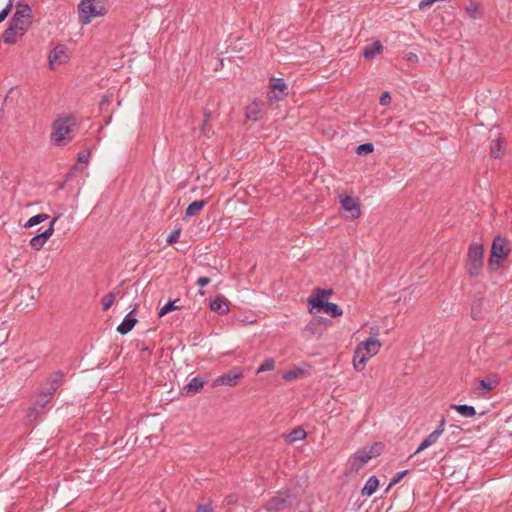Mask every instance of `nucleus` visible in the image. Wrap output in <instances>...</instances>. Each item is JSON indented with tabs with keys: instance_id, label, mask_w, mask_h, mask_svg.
I'll return each mask as SVG.
<instances>
[{
	"instance_id": "obj_17",
	"label": "nucleus",
	"mask_w": 512,
	"mask_h": 512,
	"mask_svg": "<svg viewBox=\"0 0 512 512\" xmlns=\"http://www.w3.org/2000/svg\"><path fill=\"white\" fill-rule=\"evenodd\" d=\"M25 34L20 33L16 30L12 25H8L2 35L3 42L5 44H15L17 43Z\"/></svg>"
},
{
	"instance_id": "obj_43",
	"label": "nucleus",
	"mask_w": 512,
	"mask_h": 512,
	"mask_svg": "<svg viewBox=\"0 0 512 512\" xmlns=\"http://www.w3.org/2000/svg\"><path fill=\"white\" fill-rule=\"evenodd\" d=\"M210 118H211V112H205L204 113V119H203L202 124H201V131L203 133L205 132V128H206Z\"/></svg>"
},
{
	"instance_id": "obj_3",
	"label": "nucleus",
	"mask_w": 512,
	"mask_h": 512,
	"mask_svg": "<svg viewBox=\"0 0 512 512\" xmlns=\"http://www.w3.org/2000/svg\"><path fill=\"white\" fill-rule=\"evenodd\" d=\"M483 245L473 242L469 245L467 254L466 269L471 277L480 275L483 267Z\"/></svg>"
},
{
	"instance_id": "obj_38",
	"label": "nucleus",
	"mask_w": 512,
	"mask_h": 512,
	"mask_svg": "<svg viewBox=\"0 0 512 512\" xmlns=\"http://www.w3.org/2000/svg\"><path fill=\"white\" fill-rule=\"evenodd\" d=\"M303 373V371L301 369H292V370H289L287 371L283 378L287 381H290V380H293V379H296L297 377H299L301 374Z\"/></svg>"
},
{
	"instance_id": "obj_21",
	"label": "nucleus",
	"mask_w": 512,
	"mask_h": 512,
	"mask_svg": "<svg viewBox=\"0 0 512 512\" xmlns=\"http://www.w3.org/2000/svg\"><path fill=\"white\" fill-rule=\"evenodd\" d=\"M210 309L220 315H224L229 311V306L222 296H216L210 302Z\"/></svg>"
},
{
	"instance_id": "obj_27",
	"label": "nucleus",
	"mask_w": 512,
	"mask_h": 512,
	"mask_svg": "<svg viewBox=\"0 0 512 512\" xmlns=\"http://www.w3.org/2000/svg\"><path fill=\"white\" fill-rule=\"evenodd\" d=\"M307 436L306 431L302 427H297L293 429L290 433H288L285 438L286 441L290 444L299 441L304 440Z\"/></svg>"
},
{
	"instance_id": "obj_42",
	"label": "nucleus",
	"mask_w": 512,
	"mask_h": 512,
	"mask_svg": "<svg viewBox=\"0 0 512 512\" xmlns=\"http://www.w3.org/2000/svg\"><path fill=\"white\" fill-rule=\"evenodd\" d=\"M381 105L386 106L391 103V95L389 92H384L379 99Z\"/></svg>"
},
{
	"instance_id": "obj_23",
	"label": "nucleus",
	"mask_w": 512,
	"mask_h": 512,
	"mask_svg": "<svg viewBox=\"0 0 512 512\" xmlns=\"http://www.w3.org/2000/svg\"><path fill=\"white\" fill-rule=\"evenodd\" d=\"M383 46L379 40L374 41L372 44L366 45L363 49V56L366 59H372L375 55L382 52Z\"/></svg>"
},
{
	"instance_id": "obj_44",
	"label": "nucleus",
	"mask_w": 512,
	"mask_h": 512,
	"mask_svg": "<svg viewBox=\"0 0 512 512\" xmlns=\"http://www.w3.org/2000/svg\"><path fill=\"white\" fill-rule=\"evenodd\" d=\"M50 398L46 397L44 398L43 396H40L39 395V399L37 400L36 402V405L39 406L40 409H43L46 404L49 402Z\"/></svg>"
},
{
	"instance_id": "obj_18",
	"label": "nucleus",
	"mask_w": 512,
	"mask_h": 512,
	"mask_svg": "<svg viewBox=\"0 0 512 512\" xmlns=\"http://www.w3.org/2000/svg\"><path fill=\"white\" fill-rule=\"evenodd\" d=\"M505 152L504 141L500 134H497L496 137L491 141L490 144V155L491 157L497 159L500 158Z\"/></svg>"
},
{
	"instance_id": "obj_39",
	"label": "nucleus",
	"mask_w": 512,
	"mask_h": 512,
	"mask_svg": "<svg viewBox=\"0 0 512 512\" xmlns=\"http://www.w3.org/2000/svg\"><path fill=\"white\" fill-rule=\"evenodd\" d=\"M408 473V470H403L399 473H397L390 481L389 485H388V489L391 488L392 486L396 485L397 483H399L401 481V479Z\"/></svg>"
},
{
	"instance_id": "obj_49",
	"label": "nucleus",
	"mask_w": 512,
	"mask_h": 512,
	"mask_svg": "<svg viewBox=\"0 0 512 512\" xmlns=\"http://www.w3.org/2000/svg\"><path fill=\"white\" fill-rule=\"evenodd\" d=\"M226 502L228 505L234 504L237 502V498L235 495H229L226 497Z\"/></svg>"
},
{
	"instance_id": "obj_45",
	"label": "nucleus",
	"mask_w": 512,
	"mask_h": 512,
	"mask_svg": "<svg viewBox=\"0 0 512 512\" xmlns=\"http://www.w3.org/2000/svg\"><path fill=\"white\" fill-rule=\"evenodd\" d=\"M213 508L211 504H201L197 507V512H212Z\"/></svg>"
},
{
	"instance_id": "obj_13",
	"label": "nucleus",
	"mask_w": 512,
	"mask_h": 512,
	"mask_svg": "<svg viewBox=\"0 0 512 512\" xmlns=\"http://www.w3.org/2000/svg\"><path fill=\"white\" fill-rule=\"evenodd\" d=\"M270 86L272 89L268 93L270 99L281 100L287 95L288 87L282 78H272Z\"/></svg>"
},
{
	"instance_id": "obj_1",
	"label": "nucleus",
	"mask_w": 512,
	"mask_h": 512,
	"mask_svg": "<svg viewBox=\"0 0 512 512\" xmlns=\"http://www.w3.org/2000/svg\"><path fill=\"white\" fill-rule=\"evenodd\" d=\"M376 336L377 333L357 345L353 357V365L356 371H362L368 359L379 352L381 343Z\"/></svg>"
},
{
	"instance_id": "obj_28",
	"label": "nucleus",
	"mask_w": 512,
	"mask_h": 512,
	"mask_svg": "<svg viewBox=\"0 0 512 512\" xmlns=\"http://www.w3.org/2000/svg\"><path fill=\"white\" fill-rule=\"evenodd\" d=\"M471 317L478 320L482 317V298L475 297L471 306Z\"/></svg>"
},
{
	"instance_id": "obj_16",
	"label": "nucleus",
	"mask_w": 512,
	"mask_h": 512,
	"mask_svg": "<svg viewBox=\"0 0 512 512\" xmlns=\"http://www.w3.org/2000/svg\"><path fill=\"white\" fill-rule=\"evenodd\" d=\"M315 294L308 298V303L311 305L310 312H313L314 307L325 303L324 299L332 294V290H325L317 288Z\"/></svg>"
},
{
	"instance_id": "obj_11",
	"label": "nucleus",
	"mask_w": 512,
	"mask_h": 512,
	"mask_svg": "<svg viewBox=\"0 0 512 512\" xmlns=\"http://www.w3.org/2000/svg\"><path fill=\"white\" fill-rule=\"evenodd\" d=\"M339 202L341 204L342 209H344L347 212H350L349 217L352 220L357 219L360 216L361 209L357 198L350 195L340 194Z\"/></svg>"
},
{
	"instance_id": "obj_4",
	"label": "nucleus",
	"mask_w": 512,
	"mask_h": 512,
	"mask_svg": "<svg viewBox=\"0 0 512 512\" xmlns=\"http://www.w3.org/2000/svg\"><path fill=\"white\" fill-rule=\"evenodd\" d=\"M510 248L505 238L496 236L492 242L491 255L488 265L492 270H497L508 257Z\"/></svg>"
},
{
	"instance_id": "obj_8",
	"label": "nucleus",
	"mask_w": 512,
	"mask_h": 512,
	"mask_svg": "<svg viewBox=\"0 0 512 512\" xmlns=\"http://www.w3.org/2000/svg\"><path fill=\"white\" fill-rule=\"evenodd\" d=\"M73 119L70 117H60L53 123L52 139L56 144H60L63 140L71 139Z\"/></svg>"
},
{
	"instance_id": "obj_6",
	"label": "nucleus",
	"mask_w": 512,
	"mask_h": 512,
	"mask_svg": "<svg viewBox=\"0 0 512 512\" xmlns=\"http://www.w3.org/2000/svg\"><path fill=\"white\" fill-rule=\"evenodd\" d=\"M379 455L378 444L356 451L349 460L350 470L358 472L369 460Z\"/></svg>"
},
{
	"instance_id": "obj_35",
	"label": "nucleus",
	"mask_w": 512,
	"mask_h": 512,
	"mask_svg": "<svg viewBox=\"0 0 512 512\" xmlns=\"http://www.w3.org/2000/svg\"><path fill=\"white\" fill-rule=\"evenodd\" d=\"M466 11L472 19H478L481 16L479 12V6L476 3H471L469 6H467Z\"/></svg>"
},
{
	"instance_id": "obj_10",
	"label": "nucleus",
	"mask_w": 512,
	"mask_h": 512,
	"mask_svg": "<svg viewBox=\"0 0 512 512\" xmlns=\"http://www.w3.org/2000/svg\"><path fill=\"white\" fill-rule=\"evenodd\" d=\"M49 66L54 69L58 65L67 63L70 59V53L65 45L59 44L49 54Z\"/></svg>"
},
{
	"instance_id": "obj_33",
	"label": "nucleus",
	"mask_w": 512,
	"mask_h": 512,
	"mask_svg": "<svg viewBox=\"0 0 512 512\" xmlns=\"http://www.w3.org/2000/svg\"><path fill=\"white\" fill-rule=\"evenodd\" d=\"M56 390L57 388H55V386L51 385V383L46 380L44 386L40 390V396H43L44 398H50Z\"/></svg>"
},
{
	"instance_id": "obj_26",
	"label": "nucleus",
	"mask_w": 512,
	"mask_h": 512,
	"mask_svg": "<svg viewBox=\"0 0 512 512\" xmlns=\"http://www.w3.org/2000/svg\"><path fill=\"white\" fill-rule=\"evenodd\" d=\"M451 408L456 410L461 416L472 418L476 415V410L473 406L467 404H453Z\"/></svg>"
},
{
	"instance_id": "obj_32",
	"label": "nucleus",
	"mask_w": 512,
	"mask_h": 512,
	"mask_svg": "<svg viewBox=\"0 0 512 512\" xmlns=\"http://www.w3.org/2000/svg\"><path fill=\"white\" fill-rule=\"evenodd\" d=\"M275 367V361L273 358H266L263 363L259 366L257 370V374H260L262 372L266 371H272Z\"/></svg>"
},
{
	"instance_id": "obj_41",
	"label": "nucleus",
	"mask_w": 512,
	"mask_h": 512,
	"mask_svg": "<svg viewBox=\"0 0 512 512\" xmlns=\"http://www.w3.org/2000/svg\"><path fill=\"white\" fill-rule=\"evenodd\" d=\"M179 236H180V230L179 229L174 230L167 237L166 241H167L168 244L176 243L178 241V239H179Z\"/></svg>"
},
{
	"instance_id": "obj_37",
	"label": "nucleus",
	"mask_w": 512,
	"mask_h": 512,
	"mask_svg": "<svg viewBox=\"0 0 512 512\" xmlns=\"http://www.w3.org/2000/svg\"><path fill=\"white\" fill-rule=\"evenodd\" d=\"M13 6V0H9L6 6L0 11V24L7 18L11 12Z\"/></svg>"
},
{
	"instance_id": "obj_31",
	"label": "nucleus",
	"mask_w": 512,
	"mask_h": 512,
	"mask_svg": "<svg viewBox=\"0 0 512 512\" xmlns=\"http://www.w3.org/2000/svg\"><path fill=\"white\" fill-rule=\"evenodd\" d=\"M64 380V374L62 371L58 370L52 373L47 381L51 383V385L55 386V388L58 389V387L63 383Z\"/></svg>"
},
{
	"instance_id": "obj_34",
	"label": "nucleus",
	"mask_w": 512,
	"mask_h": 512,
	"mask_svg": "<svg viewBox=\"0 0 512 512\" xmlns=\"http://www.w3.org/2000/svg\"><path fill=\"white\" fill-rule=\"evenodd\" d=\"M114 300L115 294L113 292L106 294L101 300L103 311H107L113 305Z\"/></svg>"
},
{
	"instance_id": "obj_24",
	"label": "nucleus",
	"mask_w": 512,
	"mask_h": 512,
	"mask_svg": "<svg viewBox=\"0 0 512 512\" xmlns=\"http://www.w3.org/2000/svg\"><path fill=\"white\" fill-rule=\"evenodd\" d=\"M378 486H379V480L377 479V477L371 476L368 478L364 487L362 488L361 494L363 496H371L376 492Z\"/></svg>"
},
{
	"instance_id": "obj_25",
	"label": "nucleus",
	"mask_w": 512,
	"mask_h": 512,
	"mask_svg": "<svg viewBox=\"0 0 512 512\" xmlns=\"http://www.w3.org/2000/svg\"><path fill=\"white\" fill-rule=\"evenodd\" d=\"M207 204L206 200L193 201L185 210V217H192L197 215Z\"/></svg>"
},
{
	"instance_id": "obj_20",
	"label": "nucleus",
	"mask_w": 512,
	"mask_h": 512,
	"mask_svg": "<svg viewBox=\"0 0 512 512\" xmlns=\"http://www.w3.org/2000/svg\"><path fill=\"white\" fill-rule=\"evenodd\" d=\"M440 437V431H433L431 432L419 445V447L416 449V451L410 456L413 457L414 455L424 451L431 445L435 444Z\"/></svg>"
},
{
	"instance_id": "obj_19",
	"label": "nucleus",
	"mask_w": 512,
	"mask_h": 512,
	"mask_svg": "<svg viewBox=\"0 0 512 512\" xmlns=\"http://www.w3.org/2000/svg\"><path fill=\"white\" fill-rule=\"evenodd\" d=\"M136 323L137 319L132 316L131 311L124 317L123 321L118 325L117 332L121 335H126L133 329Z\"/></svg>"
},
{
	"instance_id": "obj_2",
	"label": "nucleus",
	"mask_w": 512,
	"mask_h": 512,
	"mask_svg": "<svg viewBox=\"0 0 512 512\" xmlns=\"http://www.w3.org/2000/svg\"><path fill=\"white\" fill-rule=\"evenodd\" d=\"M33 22V12L31 7L25 2H18L16 10L9 21V24L16 28L20 33H26Z\"/></svg>"
},
{
	"instance_id": "obj_51",
	"label": "nucleus",
	"mask_w": 512,
	"mask_h": 512,
	"mask_svg": "<svg viewBox=\"0 0 512 512\" xmlns=\"http://www.w3.org/2000/svg\"><path fill=\"white\" fill-rule=\"evenodd\" d=\"M141 351H142V352L151 353V350H150L148 347H146V346H145V347H142V348H141Z\"/></svg>"
},
{
	"instance_id": "obj_46",
	"label": "nucleus",
	"mask_w": 512,
	"mask_h": 512,
	"mask_svg": "<svg viewBox=\"0 0 512 512\" xmlns=\"http://www.w3.org/2000/svg\"><path fill=\"white\" fill-rule=\"evenodd\" d=\"M209 283H210V278H208V277H199L196 281V284L201 287H204Z\"/></svg>"
},
{
	"instance_id": "obj_5",
	"label": "nucleus",
	"mask_w": 512,
	"mask_h": 512,
	"mask_svg": "<svg viewBox=\"0 0 512 512\" xmlns=\"http://www.w3.org/2000/svg\"><path fill=\"white\" fill-rule=\"evenodd\" d=\"M296 495L289 490L278 491L265 504L267 512H283L291 507Z\"/></svg>"
},
{
	"instance_id": "obj_48",
	"label": "nucleus",
	"mask_w": 512,
	"mask_h": 512,
	"mask_svg": "<svg viewBox=\"0 0 512 512\" xmlns=\"http://www.w3.org/2000/svg\"><path fill=\"white\" fill-rule=\"evenodd\" d=\"M445 428V419L442 418L438 427L434 431H440V436L443 434Z\"/></svg>"
},
{
	"instance_id": "obj_40",
	"label": "nucleus",
	"mask_w": 512,
	"mask_h": 512,
	"mask_svg": "<svg viewBox=\"0 0 512 512\" xmlns=\"http://www.w3.org/2000/svg\"><path fill=\"white\" fill-rule=\"evenodd\" d=\"M480 386L485 391H491L495 387V382L489 379H483L480 381Z\"/></svg>"
},
{
	"instance_id": "obj_52",
	"label": "nucleus",
	"mask_w": 512,
	"mask_h": 512,
	"mask_svg": "<svg viewBox=\"0 0 512 512\" xmlns=\"http://www.w3.org/2000/svg\"><path fill=\"white\" fill-rule=\"evenodd\" d=\"M294 512H308L307 510L295 509Z\"/></svg>"
},
{
	"instance_id": "obj_14",
	"label": "nucleus",
	"mask_w": 512,
	"mask_h": 512,
	"mask_svg": "<svg viewBox=\"0 0 512 512\" xmlns=\"http://www.w3.org/2000/svg\"><path fill=\"white\" fill-rule=\"evenodd\" d=\"M264 102L262 100H254L246 107V118L250 121H257L262 117Z\"/></svg>"
},
{
	"instance_id": "obj_9",
	"label": "nucleus",
	"mask_w": 512,
	"mask_h": 512,
	"mask_svg": "<svg viewBox=\"0 0 512 512\" xmlns=\"http://www.w3.org/2000/svg\"><path fill=\"white\" fill-rule=\"evenodd\" d=\"M59 218H60V215L53 217L50 222L49 227L46 230H44L41 233L36 234L35 236H33L30 239L29 244L34 250L39 251L44 247L47 240L53 235L54 225L59 220Z\"/></svg>"
},
{
	"instance_id": "obj_22",
	"label": "nucleus",
	"mask_w": 512,
	"mask_h": 512,
	"mask_svg": "<svg viewBox=\"0 0 512 512\" xmlns=\"http://www.w3.org/2000/svg\"><path fill=\"white\" fill-rule=\"evenodd\" d=\"M314 309H317L318 311L323 310L325 313L331 315L332 317L341 316L343 313L341 308L332 302H325L322 305L314 307Z\"/></svg>"
},
{
	"instance_id": "obj_30",
	"label": "nucleus",
	"mask_w": 512,
	"mask_h": 512,
	"mask_svg": "<svg viewBox=\"0 0 512 512\" xmlns=\"http://www.w3.org/2000/svg\"><path fill=\"white\" fill-rule=\"evenodd\" d=\"M178 301L179 299H175L174 301L167 302L163 307L160 308L158 316L161 318L170 312L180 309V307L176 305V302Z\"/></svg>"
},
{
	"instance_id": "obj_7",
	"label": "nucleus",
	"mask_w": 512,
	"mask_h": 512,
	"mask_svg": "<svg viewBox=\"0 0 512 512\" xmlns=\"http://www.w3.org/2000/svg\"><path fill=\"white\" fill-rule=\"evenodd\" d=\"M102 10L98 0H82L78 5L79 20L82 24H89L93 18L102 15Z\"/></svg>"
},
{
	"instance_id": "obj_50",
	"label": "nucleus",
	"mask_w": 512,
	"mask_h": 512,
	"mask_svg": "<svg viewBox=\"0 0 512 512\" xmlns=\"http://www.w3.org/2000/svg\"><path fill=\"white\" fill-rule=\"evenodd\" d=\"M306 330L310 331L311 333H315V330H314V324L312 322H310L307 326H306Z\"/></svg>"
},
{
	"instance_id": "obj_53",
	"label": "nucleus",
	"mask_w": 512,
	"mask_h": 512,
	"mask_svg": "<svg viewBox=\"0 0 512 512\" xmlns=\"http://www.w3.org/2000/svg\"><path fill=\"white\" fill-rule=\"evenodd\" d=\"M32 411H34V412H36V413H37V412H38L37 407H33V408H32Z\"/></svg>"
},
{
	"instance_id": "obj_15",
	"label": "nucleus",
	"mask_w": 512,
	"mask_h": 512,
	"mask_svg": "<svg viewBox=\"0 0 512 512\" xmlns=\"http://www.w3.org/2000/svg\"><path fill=\"white\" fill-rule=\"evenodd\" d=\"M205 382L204 378L196 376L183 387V393L187 396L195 395L202 390Z\"/></svg>"
},
{
	"instance_id": "obj_29",
	"label": "nucleus",
	"mask_w": 512,
	"mask_h": 512,
	"mask_svg": "<svg viewBox=\"0 0 512 512\" xmlns=\"http://www.w3.org/2000/svg\"><path fill=\"white\" fill-rule=\"evenodd\" d=\"M48 218H49V215H47L45 213H40V214L34 215V216H32L31 218H29L27 220V222L25 223L24 227L25 228H31V227H33L35 225H38V224L44 222Z\"/></svg>"
},
{
	"instance_id": "obj_47",
	"label": "nucleus",
	"mask_w": 512,
	"mask_h": 512,
	"mask_svg": "<svg viewBox=\"0 0 512 512\" xmlns=\"http://www.w3.org/2000/svg\"><path fill=\"white\" fill-rule=\"evenodd\" d=\"M89 159V151L82 152L78 155V161L87 163Z\"/></svg>"
},
{
	"instance_id": "obj_12",
	"label": "nucleus",
	"mask_w": 512,
	"mask_h": 512,
	"mask_svg": "<svg viewBox=\"0 0 512 512\" xmlns=\"http://www.w3.org/2000/svg\"><path fill=\"white\" fill-rule=\"evenodd\" d=\"M242 377H243V372H242L241 368H234L233 370H231L221 376H218L213 381V387H218V386L233 387L238 383V381Z\"/></svg>"
},
{
	"instance_id": "obj_36",
	"label": "nucleus",
	"mask_w": 512,
	"mask_h": 512,
	"mask_svg": "<svg viewBox=\"0 0 512 512\" xmlns=\"http://www.w3.org/2000/svg\"><path fill=\"white\" fill-rule=\"evenodd\" d=\"M374 151V146L372 143H364L357 147L356 152L358 154H368Z\"/></svg>"
}]
</instances>
